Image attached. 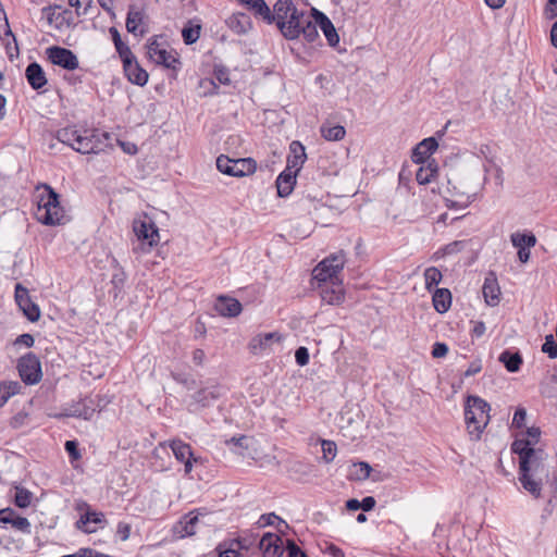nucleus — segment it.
<instances>
[{"instance_id": "2", "label": "nucleus", "mask_w": 557, "mask_h": 557, "mask_svg": "<svg viewBox=\"0 0 557 557\" xmlns=\"http://www.w3.org/2000/svg\"><path fill=\"white\" fill-rule=\"evenodd\" d=\"M512 453L519 456V481L534 497H540L543 482L548 479L547 454L543 449H529L528 443L513 442Z\"/></svg>"}, {"instance_id": "58", "label": "nucleus", "mask_w": 557, "mask_h": 557, "mask_svg": "<svg viewBox=\"0 0 557 557\" xmlns=\"http://www.w3.org/2000/svg\"><path fill=\"white\" fill-rule=\"evenodd\" d=\"M13 519V510L10 508L0 510V523L11 524Z\"/></svg>"}, {"instance_id": "24", "label": "nucleus", "mask_w": 557, "mask_h": 557, "mask_svg": "<svg viewBox=\"0 0 557 557\" xmlns=\"http://www.w3.org/2000/svg\"><path fill=\"white\" fill-rule=\"evenodd\" d=\"M145 13L139 10L136 5H129L127 17H126V29L128 33L137 36H143L146 30L140 26L144 23Z\"/></svg>"}, {"instance_id": "15", "label": "nucleus", "mask_w": 557, "mask_h": 557, "mask_svg": "<svg viewBox=\"0 0 557 557\" xmlns=\"http://www.w3.org/2000/svg\"><path fill=\"white\" fill-rule=\"evenodd\" d=\"M281 338L277 332L257 334L250 339L248 349L252 355L258 356L272 350L273 344L280 343Z\"/></svg>"}, {"instance_id": "51", "label": "nucleus", "mask_w": 557, "mask_h": 557, "mask_svg": "<svg viewBox=\"0 0 557 557\" xmlns=\"http://www.w3.org/2000/svg\"><path fill=\"white\" fill-rule=\"evenodd\" d=\"M527 411L524 408H518L513 414L512 425L520 429L525 424Z\"/></svg>"}, {"instance_id": "4", "label": "nucleus", "mask_w": 557, "mask_h": 557, "mask_svg": "<svg viewBox=\"0 0 557 557\" xmlns=\"http://www.w3.org/2000/svg\"><path fill=\"white\" fill-rule=\"evenodd\" d=\"M57 139L79 153H99L110 145L111 136L99 129L77 131L64 127L57 132Z\"/></svg>"}, {"instance_id": "33", "label": "nucleus", "mask_w": 557, "mask_h": 557, "mask_svg": "<svg viewBox=\"0 0 557 557\" xmlns=\"http://www.w3.org/2000/svg\"><path fill=\"white\" fill-rule=\"evenodd\" d=\"M169 446L172 449L176 460L181 462L187 460L189 457H193L191 447L181 440L169 441Z\"/></svg>"}, {"instance_id": "12", "label": "nucleus", "mask_w": 557, "mask_h": 557, "mask_svg": "<svg viewBox=\"0 0 557 557\" xmlns=\"http://www.w3.org/2000/svg\"><path fill=\"white\" fill-rule=\"evenodd\" d=\"M14 299L18 308L23 311V313L29 321L36 322L39 320V307L30 299L28 289L24 287L21 283H17L15 285Z\"/></svg>"}, {"instance_id": "27", "label": "nucleus", "mask_w": 557, "mask_h": 557, "mask_svg": "<svg viewBox=\"0 0 557 557\" xmlns=\"http://www.w3.org/2000/svg\"><path fill=\"white\" fill-rule=\"evenodd\" d=\"M225 23L237 35L246 34L251 28V20L245 13H234L226 18Z\"/></svg>"}, {"instance_id": "29", "label": "nucleus", "mask_w": 557, "mask_h": 557, "mask_svg": "<svg viewBox=\"0 0 557 557\" xmlns=\"http://www.w3.org/2000/svg\"><path fill=\"white\" fill-rule=\"evenodd\" d=\"M221 396L220 388L218 386L205 387L199 389L193 395V405L195 403L200 407L209 406L213 400L218 399Z\"/></svg>"}, {"instance_id": "28", "label": "nucleus", "mask_w": 557, "mask_h": 557, "mask_svg": "<svg viewBox=\"0 0 557 557\" xmlns=\"http://www.w3.org/2000/svg\"><path fill=\"white\" fill-rule=\"evenodd\" d=\"M297 174L294 171L284 170L276 178L277 195L287 197L294 189Z\"/></svg>"}, {"instance_id": "10", "label": "nucleus", "mask_w": 557, "mask_h": 557, "mask_svg": "<svg viewBox=\"0 0 557 557\" xmlns=\"http://www.w3.org/2000/svg\"><path fill=\"white\" fill-rule=\"evenodd\" d=\"M17 369L22 381L27 385L36 384L41 379L40 361L33 352H28L18 359Z\"/></svg>"}, {"instance_id": "20", "label": "nucleus", "mask_w": 557, "mask_h": 557, "mask_svg": "<svg viewBox=\"0 0 557 557\" xmlns=\"http://www.w3.org/2000/svg\"><path fill=\"white\" fill-rule=\"evenodd\" d=\"M437 147L438 144L434 137L423 139L413 148L411 156L412 161L414 163L425 162Z\"/></svg>"}, {"instance_id": "26", "label": "nucleus", "mask_w": 557, "mask_h": 557, "mask_svg": "<svg viewBox=\"0 0 557 557\" xmlns=\"http://www.w3.org/2000/svg\"><path fill=\"white\" fill-rule=\"evenodd\" d=\"M483 296L485 299V302L488 306H496L499 302V286L497 284V280L493 273H491L484 281V285L482 288Z\"/></svg>"}, {"instance_id": "6", "label": "nucleus", "mask_w": 557, "mask_h": 557, "mask_svg": "<svg viewBox=\"0 0 557 557\" xmlns=\"http://www.w3.org/2000/svg\"><path fill=\"white\" fill-rule=\"evenodd\" d=\"M491 406L479 396H468L465 406V420L469 434L479 440L490 421Z\"/></svg>"}, {"instance_id": "53", "label": "nucleus", "mask_w": 557, "mask_h": 557, "mask_svg": "<svg viewBox=\"0 0 557 557\" xmlns=\"http://www.w3.org/2000/svg\"><path fill=\"white\" fill-rule=\"evenodd\" d=\"M448 352V346L445 343H435L432 348L433 358H443Z\"/></svg>"}, {"instance_id": "59", "label": "nucleus", "mask_w": 557, "mask_h": 557, "mask_svg": "<svg viewBox=\"0 0 557 557\" xmlns=\"http://www.w3.org/2000/svg\"><path fill=\"white\" fill-rule=\"evenodd\" d=\"M375 504H376V502H375L374 497L367 496L360 502V509H362L364 511H370L374 508Z\"/></svg>"}, {"instance_id": "13", "label": "nucleus", "mask_w": 557, "mask_h": 557, "mask_svg": "<svg viewBox=\"0 0 557 557\" xmlns=\"http://www.w3.org/2000/svg\"><path fill=\"white\" fill-rule=\"evenodd\" d=\"M46 54L48 60L54 65L69 71H73L78 67V59L70 49L52 46L47 48Z\"/></svg>"}, {"instance_id": "19", "label": "nucleus", "mask_w": 557, "mask_h": 557, "mask_svg": "<svg viewBox=\"0 0 557 557\" xmlns=\"http://www.w3.org/2000/svg\"><path fill=\"white\" fill-rule=\"evenodd\" d=\"M319 286L321 298L325 304L339 305L344 300L342 282L324 283Z\"/></svg>"}, {"instance_id": "61", "label": "nucleus", "mask_w": 557, "mask_h": 557, "mask_svg": "<svg viewBox=\"0 0 557 557\" xmlns=\"http://www.w3.org/2000/svg\"><path fill=\"white\" fill-rule=\"evenodd\" d=\"M219 557H240V554L235 548L221 549L219 546Z\"/></svg>"}, {"instance_id": "30", "label": "nucleus", "mask_w": 557, "mask_h": 557, "mask_svg": "<svg viewBox=\"0 0 557 557\" xmlns=\"http://www.w3.org/2000/svg\"><path fill=\"white\" fill-rule=\"evenodd\" d=\"M434 309L438 313H445L449 310L451 305V293L447 288H437L432 297Z\"/></svg>"}, {"instance_id": "54", "label": "nucleus", "mask_w": 557, "mask_h": 557, "mask_svg": "<svg viewBox=\"0 0 557 557\" xmlns=\"http://www.w3.org/2000/svg\"><path fill=\"white\" fill-rule=\"evenodd\" d=\"M288 557H308L294 541L287 540Z\"/></svg>"}, {"instance_id": "43", "label": "nucleus", "mask_w": 557, "mask_h": 557, "mask_svg": "<svg viewBox=\"0 0 557 557\" xmlns=\"http://www.w3.org/2000/svg\"><path fill=\"white\" fill-rule=\"evenodd\" d=\"M436 173V169L431 165L423 168L421 166L416 173V180L420 185L429 184Z\"/></svg>"}, {"instance_id": "52", "label": "nucleus", "mask_w": 557, "mask_h": 557, "mask_svg": "<svg viewBox=\"0 0 557 557\" xmlns=\"http://www.w3.org/2000/svg\"><path fill=\"white\" fill-rule=\"evenodd\" d=\"M295 359H296V362L301 367L308 364V362H309L308 349L306 347L297 348V350L295 351Z\"/></svg>"}, {"instance_id": "9", "label": "nucleus", "mask_w": 557, "mask_h": 557, "mask_svg": "<svg viewBox=\"0 0 557 557\" xmlns=\"http://www.w3.org/2000/svg\"><path fill=\"white\" fill-rule=\"evenodd\" d=\"M133 231L137 236V239L145 243H139L137 246L133 247V251L138 253L148 252L152 248L153 245H157L159 240V230L154 225L152 221L147 220H135L133 223Z\"/></svg>"}, {"instance_id": "40", "label": "nucleus", "mask_w": 557, "mask_h": 557, "mask_svg": "<svg viewBox=\"0 0 557 557\" xmlns=\"http://www.w3.org/2000/svg\"><path fill=\"white\" fill-rule=\"evenodd\" d=\"M71 7L75 8L78 16H87L91 14L92 0H69Z\"/></svg>"}, {"instance_id": "17", "label": "nucleus", "mask_w": 557, "mask_h": 557, "mask_svg": "<svg viewBox=\"0 0 557 557\" xmlns=\"http://www.w3.org/2000/svg\"><path fill=\"white\" fill-rule=\"evenodd\" d=\"M259 548L263 557H281L284 553L282 539L273 533H265L261 537Z\"/></svg>"}, {"instance_id": "25", "label": "nucleus", "mask_w": 557, "mask_h": 557, "mask_svg": "<svg viewBox=\"0 0 557 557\" xmlns=\"http://www.w3.org/2000/svg\"><path fill=\"white\" fill-rule=\"evenodd\" d=\"M25 76L33 89L38 90L47 84L46 74L37 62H33L27 65Z\"/></svg>"}, {"instance_id": "38", "label": "nucleus", "mask_w": 557, "mask_h": 557, "mask_svg": "<svg viewBox=\"0 0 557 557\" xmlns=\"http://www.w3.org/2000/svg\"><path fill=\"white\" fill-rule=\"evenodd\" d=\"M110 33L112 35V40L114 42L115 49L119 52L122 61L134 55L129 47L122 41L120 33L116 28H110Z\"/></svg>"}, {"instance_id": "21", "label": "nucleus", "mask_w": 557, "mask_h": 557, "mask_svg": "<svg viewBox=\"0 0 557 557\" xmlns=\"http://www.w3.org/2000/svg\"><path fill=\"white\" fill-rule=\"evenodd\" d=\"M199 523L198 516L189 512L181 518V520L173 527V533L183 539L191 536L196 533L197 524Z\"/></svg>"}, {"instance_id": "46", "label": "nucleus", "mask_w": 557, "mask_h": 557, "mask_svg": "<svg viewBox=\"0 0 557 557\" xmlns=\"http://www.w3.org/2000/svg\"><path fill=\"white\" fill-rule=\"evenodd\" d=\"M542 351L547 354L552 359L557 358V342L552 334L545 336V343L542 346Z\"/></svg>"}, {"instance_id": "48", "label": "nucleus", "mask_w": 557, "mask_h": 557, "mask_svg": "<svg viewBox=\"0 0 557 557\" xmlns=\"http://www.w3.org/2000/svg\"><path fill=\"white\" fill-rule=\"evenodd\" d=\"M12 527L15 528L16 530L23 532V533H30V523L28 521L27 518L25 517H15L13 520H12Z\"/></svg>"}, {"instance_id": "42", "label": "nucleus", "mask_w": 557, "mask_h": 557, "mask_svg": "<svg viewBox=\"0 0 557 557\" xmlns=\"http://www.w3.org/2000/svg\"><path fill=\"white\" fill-rule=\"evenodd\" d=\"M32 493L25 488L16 487L14 504L20 508H26L30 505Z\"/></svg>"}, {"instance_id": "50", "label": "nucleus", "mask_w": 557, "mask_h": 557, "mask_svg": "<svg viewBox=\"0 0 557 557\" xmlns=\"http://www.w3.org/2000/svg\"><path fill=\"white\" fill-rule=\"evenodd\" d=\"M214 77L223 85L231 84L230 73H228L227 69H225L223 66H215Z\"/></svg>"}, {"instance_id": "8", "label": "nucleus", "mask_w": 557, "mask_h": 557, "mask_svg": "<svg viewBox=\"0 0 557 557\" xmlns=\"http://www.w3.org/2000/svg\"><path fill=\"white\" fill-rule=\"evenodd\" d=\"M216 168L223 174L243 177L255 173L257 164L251 158L231 159L221 154L216 159Z\"/></svg>"}, {"instance_id": "57", "label": "nucleus", "mask_w": 557, "mask_h": 557, "mask_svg": "<svg viewBox=\"0 0 557 557\" xmlns=\"http://www.w3.org/2000/svg\"><path fill=\"white\" fill-rule=\"evenodd\" d=\"M34 342H35V339H34L33 335L25 333V334L20 335L16 338L15 344L24 345L26 347H32L34 345Z\"/></svg>"}, {"instance_id": "64", "label": "nucleus", "mask_w": 557, "mask_h": 557, "mask_svg": "<svg viewBox=\"0 0 557 557\" xmlns=\"http://www.w3.org/2000/svg\"><path fill=\"white\" fill-rule=\"evenodd\" d=\"M90 555V548L89 547H83L79 548L76 553L65 555V557H88Z\"/></svg>"}, {"instance_id": "55", "label": "nucleus", "mask_w": 557, "mask_h": 557, "mask_svg": "<svg viewBox=\"0 0 557 557\" xmlns=\"http://www.w3.org/2000/svg\"><path fill=\"white\" fill-rule=\"evenodd\" d=\"M116 533L122 541H127L131 535V525L125 522H120L117 524Z\"/></svg>"}, {"instance_id": "3", "label": "nucleus", "mask_w": 557, "mask_h": 557, "mask_svg": "<svg viewBox=\"0 0 557 557\" xmlns=\"http://www.w3.org/2000/svg\"><path fill=\"white\" fill-rule=\"evenodd\" d=\"M447 182L453 195L466 198L462 202L449 201L447 206L467 208L475 199L478 191L483 188L486 182V169L482 171L478 160H473L458 169H451Z\"/></svg>"}, {"instance_id": "36", "label": "nucleus", "mask_w": 557, "mask_h": 557, "mask_svg": "<svg viewBox=\"0 0 557 557\" xmlns=\"http://www.w3.org/2000/svg\"><path fill=\"white\" fill-rule=\"evenodd\" d=\"M510 238L516 248H531L536 244V237L532 233L522 234L517 232L511 234Z\"/></svg>"}, {"instance_id": "44", "label": "nucleus", "mask_w": 557, "mask_h": 557, "mask_svg": "<svg viewBox=\"0 0 557 557\" xmlns=\"http://www.w3.org/2000/svg\"><path fill=\"white\" fill-rule=\"evenodd\" d=\"M275 521L278 522V525L276 528L280 532H282L281 525H284L285 528H287L286 522L273 512L262 515L259 519V523L261 527L273 525L275 523Z\"/></svg>"}, {"instance_id": "56", "label": "nucleus", "mask_w": 557, "mask_h": 557, "mask_svg": "<svg viewBox=\"0 0 557 557\" xmlns=\"http://www.w3.org/2000/svg\"><path fill=\"white\" fill-rule=\"evenodd\" d=\"M482 370V363H481V360H474L472 361L468 369L465 371L463 373V376L465 377H469V376H472V375H475L478 374L480 371Z\"/></svg>"}, {"instance_id": "31", "label": "nucleus", "mask_w": 557, "mask_h": 557, "mask_svg": "<svg viewBox=\"0 0 557 557\" xmlns=\"http://www.w3.org/2000/svg\"><path fill=\"white\" fill-rule=\"evenodd\" d=\"M499 362L504 364L508 372H518L523 362L519 351L504 350L499 357Z\"/></svg>"}, {"instance_id": "35", "label": "nucleus", "mask_w": 557, "mask_h": 557, "mask_svg": "<svg viewBox=\"0 0 557 557\" xmlns=\"http://www.w3.org/2000/svg\"><path fill=\"white\" fill-rule=\"evenodd\" d=\"M321 135L326 140H341L345 137L346 131L342 125H331L324 123L320 128Z\"/></svg>"}, {"instance_id": "63", "label": "nucleus", "mask_w": 557, "mask_h": 557, "mask_svg": "<svg viewBox=\"0 0 557 557\" xmlns=\"http://www.w3.org/2000/svg\"><path fill=\"white\" fill-rule=\"evenodd\" d=\"M485 330L486 327L484 322L479 321L474 323L472 334L476 337H481L485 333Z\"/></svg>"}, {"instance_id": "37", "label": "nucleus", "mask_w": 557, "mask_h": 557, "mask_svg": "<svg viewBox=\"0 0 557 557\" xmlns=\"http://www.w3.org/2000/svg\"><path fill=\"white\" fill-rule=\"evenodd\" d=\"M372 468L368 462L360 461L352 465L349 476L352 480L363 481L370 478Z\"/></svg>"}, {"instance_id": "14", "label": "nucleus", "mask_w": 557, "mask_h": 557, "mask_svg": "<svg viewBox=\"0 0 557 557\" xmlns=\"http://www.w3.org/2000/svg\"><path fill=\"white\" fill-rule=\"evenodd\" d=\"M310 22V24L314 26V29L317 32L318 28H320L323 32L330 46L335 47L339 42V37L333 23L323 12L319 11L315 8H311Z\"/></svg>"}, {"instance_id": "7", "label": "nucleus", "mask_w": 557, "mask_h": 557, "mask_svg": "<svg viewBox=\"0 0 557 557\" xmlns=\"http://www.w3.org/2000/svg\"><path fill=\"white\" fill-rule=\"evenodd\" d=\"M345 262L346 256L342 250L326 257L313 269V278L320 284L342 282L338 274L343 270Z\"/></svg>"}, {"instance_id": "22", "label": "nucleus", "mask_w": 557, "mask_h": 557, "mask_svg": "<svg viewBox=\"0 0 557 557\" xmlns=\"http://www.w3.org/2000/svg\"><path fill=\"white\" fill-rule=\"evenodd\" d=\"M96 411L95 401L90 398H84L77 404L70 406L66 416L90 420Z\"/></svg>"}, {"instance_id": "62", "label": "nucleus", "mask_w": 557, "mask_h": 557, "mask_svg": "<svg viewBox=\"0 0 557 557\" xmlns=\"http://www.w3.org/2000/svg\"><path fill=\"white\" fill-rule=\"evenodd\" d=\"M206 358V354L202 349H196L194 350L193 352V361L198 364V366H201L203 363V360Z\"/></svg>"}, {"instance_id": "11", "label": "nucleus", "mask_w": 557, "mask_h": 557, "mask_svg": "<svg viewBox=\"0 0 557 557\" xmlns=\"http://www.w3.org/2000/svg\"><path fill=\"white\" fill-rule=\"evenodd\" d=\"M147 54L156 64L163 65L166 69L176 70L180 64L176 54L162 48L157 39L149 40Z\"/></svg>"}, {"instance_id": "47", "label": "nucleus", "mask_w": 557, "mask_h": 557, "mask_svg": "<svg viewBox=\"0 0 557 557\" xmlns=\"http://www.w3.org/2000/svg\"><path fill=\"white\" fill-rule=\"evenodd\" d=\"M336 451H337V448H336V444L334 442L326 441V440L322 441L323 459L326 462H331L335 458Z\"/></svg>"}, {"instance_id": "1", "label": "nucleus", "mask_w": 557, "mask_h": 557, "mask_svg": "<svg viewBox=\"0 0 557 557\" xmlns=\"http://www.w3.org/2000/svg\"><path fill=\"white\" fill-rule=\"evenodd\" d=\"M310 17L311 10L309 12L298 10L293 0H277L267 22L269 24L275 22L281 34L288 40L302 35L308 42H313L318 39L319 33L310 24Z\"/></svg>"}, {"instance_id": "5", "label": "nucleus", "mask_w": 557, "mask_h": 557, "mask_svg": "<svg viewBox=\"0 0 557 557\" xmlns=\"http://www.w3.org/2000/svg\"><path fill=\"white\" fill-rule=\"evenodd\" d=\"M37 193L35 215L38 222L45 225L62 224L65 220V212L60 205L59 194L48 184L37 186Z\"/></svg>"}, {"instance_id": "39", "label": "nucleus", "mask_w": 557, "mask_h": 557, "mask_svg": "<svg viewBox=\"0 0 557 557\" xmlns=\"http://www.w3.org/2000/svg\"><path fill=\"white\" fill-rule=\"evenodd\" d=\"M425 288L431 292L442 281V273L435 267L426 268L424 271Z\"/></svg>"}, {"instance_id": "49", "label": "nucleus", "mask_w": 557, "mask_h": 557, "mask_svg": "<svg viewBox=\"0 0 557 557\" xmlns=\"http://www.w3.org/2000/svg\"><path fill=\"white\" fill-rule=\"evenodd\" d=\"M64 447L72 460L81 459L82 455L79 453L77 442L66 441Z\"/></svg>"}, {"instance_id": "45", "label": "nucleus", "mask_w": 557, "mask_h": 557, "mask_svg": "<svg viewBox=\"0 0 557 557\" xmlns=\"http://www.w3.org/2000/svg\"><path fill=\"white\" fill-rule=\"evenodd\" d=\"M200 35V26L184 27L182 36L186 45H191L197 41Z\"/></svg>"}, {"instance_id": "23", "label": "nucleus", "mask_w": 557, "mask_h": 557, "mask_svg": "<svg viewBox=\"0 0 557 557\" xmlns=\"http://www.w3.org/2000/svg\"><path fill=\"white\" fill-rule=\"evenodd\" d=\"M216 312L223 317H237L242 311V304L232 297L220 296L214 305Z\"/></svg>"}, {"instance_id": "16", "label": "nucleus", "mask_w": 557, "mask_h": 557, "mask_svg": "<svg viewBox=\"0 0 557 557\" xmlns=\"http://www.w3.org/2000/svg\"><path fill=\"white\" fill-rule=\"evenodd\" d=\"M123 67L127 79L138 86H144L148 82V73L138 64L135 55L123 60Z\"/></svg>"}, {"instance_id": "34", "label": "nucleus", "mask_w": 557, "mask_h": 557, "mask_svg": "<svg viewBox=\"0 0 557 557\" xmlns=\"http://www.w3.org/2000/svg\"><path fill=\"white\" fill-rule=\"evenodd\" d=\"M22 386L17 381H4L0 383V407H2L11 396L20 393Z\"/></svg>"}, {"instance_id": "18", "label": "nucleus", "mask_w": 557, "mask_h": 557, "mask_svg": "<svg viewBox=\"0 0 557 557\" xmlns=\"http://www.w3.org/2000/svg\"><path fill=\"white\" fill-rule=\"evenodd\" d=\"M306 159L307 154L302 144L298 140L292 141L285 170L294 171V173L297 174L301 170Z\"/></svg>"}, {"instance_id": "41", "label": "nucleus", "mask_w": 557, "mask_h": 557, "mask_svg": "<svg viewBox=\"0 0 557 557\" xmlns=\"http://www.w3.org/2000/svg\"><path fill=\"white\" fill-rule=\"evenodd\" d=\"M527 438L516 440L515 442L528 443L529 449H536L534 446L539 443L541 436L540 428H529L527 430Z\"/></svg>"}, {"instance_id": "32", "label": "nucleus", "mask_w": 557, "mask_h": 557, "mask_svg": "<svg viewBox=\"0 0 557 557\" xmlns=\"http://www.w3.org/2000/svg\"><path fill=\"white\" fill-rule=\"evenodd\" d=\"M104 515L102 512H98L95 510H87L84 515L81 516L78 521L76 522V528L83 530L86 533H92L96 529L87 528L89 522H94L100 524L104 522Z\"/></svg>"}, {"instance_id": "60", "label": "nucleus", "mask_w": 557, "mask_h": 557, "mask_svg": "<svg viewBox=\"0 0 557 557\" xmlns=\"http://www.w3.org/2000/svg\"><path fill=\"white\" fill-rule=\"evenodd\" d=\"M545 13L549 17L557 16V0H548L545 7Z\"/></svg>"}]
</instances>
